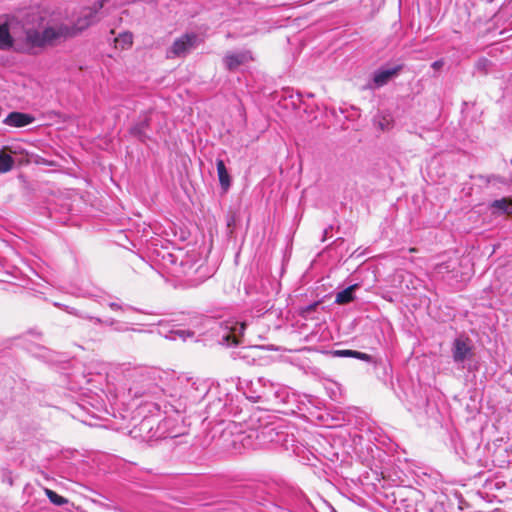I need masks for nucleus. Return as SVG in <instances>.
<instances>
[{
	"label": "nucleus",
	"instance_id": "nucleus-1",
	"mask_svg": "<svg viewBox=\"0 0 512 512\" xmlns=\"http://www.w3.org/2000/svg\"><path fill=\"white\" fill-rule=\"evenodd\" d=\"M220 438L228 449L240 453L242 449L283 448L294 446L295 437L285 426L267 425L260 430L241 431L235 422H229Z\"/></svg>",
	"mask_w": 512,
	"mask_h": 512
},
{
	"label": "nucleus",
	"instance_id": "nucleus-2",
	"mask_svg": "<svg viewBox=\"0 0 512 512\" xmlns=\"http://www.w3.org/2000/svg\"><path fill=\"white\" fill-rule=\"evenodd\" d=\"M189 386L188 380H175L173 389L175 393H169L170 400L155 402L154 406L157 410H163L166 417L154 427L152 418H144L139 425L140 431H146L147 440H158L165 438H175L183 433L182 414L186 411L188 405V397L186 388Z\"/></svg>",
	"mask_w": 512,
	"mask_h": 512
},
{
	"label": "nucleus",
	"instance_id": "nucleus-3",
	"mask_svg": "<svg viewBox=\"0 0 512 512\" xmlns=\"http://www.w3.org/2000/svg\"><path fill=\"white\" fill-rule=\"evenodd\" d=\"M63 34V30L55 25L41 26L40 19L24 29V36L13 38L9 24L0 21V50H14L27 55H39L55 43Z\"/></svg>",
	"mask_w": 512,
	"mask_h": 512
},
{
	"label": "nucleus",
	"instance_id": "nucleus-4",
	"mask_svg": "<svg viewBox=\"0 0 512 512\" xmlns=\"http://www.w3.org/2000/svg\"><path fill=\"white\" fill-rule=\"evenodd\" d=\"M104 6V0L97 1L91 7L84 8L77 21L69 24L56 18H40L41 26L55 25L63 30L62 36L53 44H49L48 48H53L66 40L76 36L78 33L100 20L99 12Z\"/></svg>",
	"mask_w": 512,
	"mask_h": 512
},
{
	"label": "nucleus",
	"instance_id": "nucleus-5",
	"mask_svg": "<svg viewBox=\"0 0 512 512\" xmlns=\"http://www.w3.org/2000/svg\"><path fill=\"white\" fill-rule=\"evenodd\" d=\"M155 373L142 374L140 378L129 388V394L135 398L147 397L154 402L170 400L169 393H175L173 382L182 380L181 378H172L168 384L160 377V383L156 382Z\"/></svg>",
	"mask_w": 512,
	"mask_h": 512
},
{
	"label": "nucleus",
	"instance_id": "nucleus-6",
	"mask_svg": "<svg viewBox=\"0 0 512 512\" xmlns=\"http://www.w3.org/2000/svg\"><path fill=\"white\" fill-rule=\"evenodd\" d=\"M219 342L227 347H232L242 342L244 330L247 326L245 321L236 318H229L217 323Z\"/></svg>",
	"mask_w": 512,
	"mask_h": 512
},
{
	"label": "nucleus",
	"instance_id": "nucleus-7",
	"mask_svg": "<svg viewBox=\"0 0 512 512\" xmlns=\"http://www.w3.org/2000/svg\"><path fill=\"white\" fill-rule=\"evenodd\" d=\"M200 43L198 34L191 32L185 33L174 40L171 47L167 50L166 56L169 59L181 58L187 56Z\"/></svg>",
	"mask_w": 512,
	"mask_h": 512
},
{
	"label": "nucleus",
	"instance_id": "nucleus-8",
	"mask_svg": "<svg viewBox=\"0 0 512 512\" xmlns=\"http://www.w3.org/2000/svg\"><path fill=\"white\" fill-rule=\"evenodd\" d=\"M451 354L457 367L464 369L466 367L465 363L474 356L472 341L464 336L455 338L451 345Z\"/></svg>",
	"mask_w": 512,
	"mask_h": 512
},
{
	"label": "nucleus",
	"instance_id": "nucleus-9",
	"mask_svg": "<svg viewBox=\"0 0 512 512\" xmlns=\"http://www.w3.org/2000/svg\"><path fill=\"white\" fill-rule=\"evenodd\" d=\"M268 388H273V383L264 377H258L249 382L245 394L248 399L257 402L263 398L269 397Z\"/></svg>",
	"mask_w": 512,
	"mask_h": 512
},
{
	"label": "nucleus",
	"instance_id": "nucleus-10",
	"mask_svg": "<svg viewBox=\"0 0 512 512\" xmlns=\"http://www.w3.org/2000/svg\"><path fill=\"white\" fill-rule=\"evenodd\" d=\"M403 69V65L399 64L391 68H380L373 74L372 82L369 83L370 89H377L386 85L392 78L396 77Z\"/></svg>",
	"mask_w": 512,
	"mask_h": 512
},
{
	"label": "nucleus",
	"instance_id": "nucleus-11",
	"mask_svg": "<svg viewBox=\"0 0 512 512\" xmlns=\"http://www.w3.org/2000/svg\"><path fill=\"white\" fill-rule=\"evenodd\" d=\"M252 54L248 50L238 51V52H228L224 58L223 62L229 71H234L241 65H244L251 61Z\"/></svg>",
	"mask_w": 512,
	"mask_h": 512
},
{
	"label": "nucleus",
	"instance_id": "nucleus-12",
	"mask_svg": "<svg viewBox=\"0 0 512 512\" xmlns=\"http://www.w3.org/2000/svg\"><path fill=\"white\" fill-rule=\"evenodd\" d=\"M35 118L27 113L11 112L4 119L3 123L11 127H24L31 124Z\"/></svg>",
	"mask_w": 512,
	"mask_h": 512
},
{
	"label": "nucleus",
	"instance_id": "nucleus-13",
	"mask_svg": "<svg viewBox=\"0 0 512 512\" xmlns=\"http://www.w3.org/2000/svg\"><path fill=\"white\" fill-rule=\"evenodd\" d=\"M489 209L491 211V214L494 216L512 215V197H504L492 201L489 204Z\"/></svg>",
	"mask_w": 512,
	"mask_h": 512
},
{
	"label": "nucleus",
	"instance_id": "nucleus-14",
	"mask_svg": "<svg viewBox=\"0 0 512 512\" xmlns=\"http://www.w3.org/2000/svg\"><path fill=\"white\" fill-rule=\"evenodd\" d=\"M216 168L220 186L223 191H227L231 186V178L222 159L216 160Z\"/></svg>",
	"mask_w": 512,
	"mask_h": 512
},
{
	"label": "nucleus",
	"instance_id": "nucleus-15",
	"mask_svg": "<svg viewBox=\"0 0 512 512\" xmlns=\"http://www.w3.org/2000/svg\"><path fill=\"white\" fill-rule=\"evenodd\" d=\"M358 288V284L350 285L344 290L338 292L335 296V303L344 305L352 302L355 298L354 291Z\"/></svg>",
	"mask_w": 512,
	"mask_h": 512
},
{
	"label": "nucleus",
	"instance_id": "nucleus-16",
	"mask_svg": "<svg viewBox=\"0 0 512 512\" xmlns=\"http://www.w3.org/2000/svg\"><path fill=\"white\" fill-rule=\"evenodd\" d=\"M149 126V119L145 117L140 120L138 123L133 125L130 129V133L137 137L140 141L144 142L148 137L146 135V129Z\"/></svg>",
	"mask_w": 512,
	"mask_h": 512
},
{
	"label": "nucleus",
	"instance_id": "nucleus-17",
	"mask_svg": "<svg viewBox=\"0 0 512 512\" xmlns=\"http://www.w3.org/2000/svg\"><path fill=\"white\" fill-rule=\"evenodd\" d=\"M335 354L341 357H351L366 362H372L373 359L371 355L356 350H338Z\"/></svg>",
	"mask_w": 512,
	"mask_h": 512
},
{
	"label": "nucleus",
	"instance_id": "nucleus-18",
	"mask_svg": "<svg viewBox=\"0 0 512 512\" xmlns=\"http://www.w3.org/2000/svg\"><path fill=\"white\" fill-rule=\"evenodd\" d=\"M15 161L9 154L0 151V174L7 173L14 167Z\"/></svg>",
	"mask_w": 512,
	"mask_h": 512
},
{
	"label": "nucleus",
	"instance_id": "nucleus-19",
	"mask_svg": "<svg viewBox=\"0 0 512 512\" xmlns=\"http://www.w3.org/2000/svg\"><path fill=\"white\" fill-rule=\"evenodd\" d=\"M116 46L121 47L122 49L126 47H130L133 43V35L130 32H124L119 34L118 37L115 38Z\"/></svg>",
	"mask_w": 512,
	"mask_h": 512
},
{
	"label": "nucleus",
	"instance_id": "nucleus-20",
	"mask_svg": "<svg viewBox=\"0 0 512 512\" xmlns=\"http://www.w3.org/2000/svg\"><path fill=\"white\" fill-rule=\"evenodd\" d=\"M46 496L50 500L51 503L62 506L68 503V499L64 498L63 496L57 494L55 491L46 489L45 490Z\"/></svg>",
	"mask_w": 512,
	"mask_h": 512
},
{
	"label": "nucleus",
	"instance_id": "nucleus-21",
	"mask_svg": "<svg viewBox=\"0 0 512 512\" xmlns=\"http://www.w3.org/2000/svg\"><path fill=\"white\" fill-rule=\"evenodd\" d=\"M491 65H492V63L490 60L482 57V58L478 59L477 62L475 63V69L479 73L487 74Z\"/></svg>",
	"mask_w": 512,
	"mask_h": 512
},
{
	"label": "nucleus",
	"instance_id": "nucleus-22",
	"mask_svg": "<svg viewBox=\"0 0 512 512\" xmlns=\"http://www.w3.org/2000/svg\"><path fill=\"white\" fill-rule=\"evenodd\" d=\"M193 336H194V332H192L190 330L178 329L175 331H171L170 338L174 340L178 337V338H181L182 340H186L187 338L193 337Z\"/></svg>",
	"mask_w": 512,
	"mask_h": 512
},
{
	"label": "nucleus",
	"instance_id": "nucleus-23",
	"mask_svg": "<svg viewBox=\"0 0 512 512\" xmlns=\"http://www.w3.org/2000/svg\"><path fill=\"white\" fill-rule=\"evenodd\" d=\"M318 305H319V302H314L312 304H309V305L301 308V315L303 317H308L311 314V312H313L317 308Z\"/></svg>",
	"mask_w": 512,
	"mask_h": 512
},
{
	"label": "nucleus",
	"instance_id": "nucleus-24",
	"mask_svg": "<svg viewBox=\"0 0 512 512\" xmlns=\"http://www.w3.org/2000/svg\"><path fill=\"white\" fill-rule=\"evenodd\" d=\"M90 320L94 321L96 324H104V325H108V326H112L116 323V321L114 319L102 320L101 318H98V317H92V319H90Z\"/></svg>",
	"mask_w": 512,
	"mask_h": 512
},
{
	"label": "nucleus",
	"instance_id": "nucleus-25",
	"mask_svg": "<svg viewBox=\"0 0 512 512\" xmlns=\"http://www.w3.org/2000/svg\"><path fill=\"white\" fill-rule=\"evenodd\" d=\"M67 312L70 313V314H73V315H76L78 317H81V318H84V319H92V316L88 315V314H85V313H81L79 311H77L76 309L74 308H66Z\"/></svg>",
	"mask_w": 512,
	"mask_h": 512
},
{
	"label": "nucleus",
	"instance_id": "nucleus-26",
	"mask_svg": "<svg viewBox=\"0 0 512 512\" xmlns=\"http://www.w3.org/2000/svg\"><path fill=\"white\" fill-rule=\"evenodd\" d=\"M218 407H221V408H224L225 405L222 404V401L219 399L216 403H211L209 406H208V409H209V413H212L213 411H216V409Z\"/></svg>",
	"mask_w": 512,
	"mask_h": 512
},
{
	"label": "nucleus",
	"instance_id": "nucleus-27",
	"mask_svg": "<svg viewBox=\"0 0 512 512\" xmlns=\"http://www.w3.org/2000/svg\"><path fill=\"white\" fill-rule=\"evenodd\" d=\"M109 307L114 310V311H118V310H123L124 307L121 306L120 304L116 303V302H110L109 303Z\"/></svg>",
	"mask_w": 512,
	"mask_h": 512
},
{
	"label": "nucleus",
	"instance_id": "nucleus-28",
	"mask_svg": "<svg viewBox=\"0 0 512 512\" xmlns=\"http://www.w3.org/2000/svg\"><path fill=\"white\" fill-rule=\"evenodd\" d=\"M444 65V62L442 60H437L432 63V68L434 69H440Z\"/></svg>",
	"mask_w": 512,
	"mask_h": 512
}]
</instances>
